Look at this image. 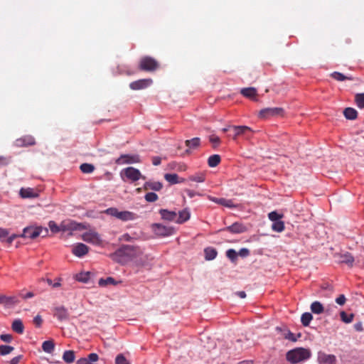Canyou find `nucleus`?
Returning <instances> with one entry per match:
<instances>
[{"instance_id": "nucleus-1", "label": "nucleus", "mask_w": 364, "mask_h": 364, "mask_svg": "<svg viewBox=\"0 0 364 364\" xmlns=\"http://www.w3.org/2000/svg\"><path fill=\"white\" fill-rule=\"evenodd\" d=\"M111 258L121 264L133 261L137 265L144 266L146 264L147 257L138 246L124 245L111 255Z\"/></svg>"}, {"instance_id": "nucleus-2", "label": "nucleus", "mask_w": 364, "mask_h": 364, "mask_svg": "<svg viewBox=\"0 0 364 364\" xmlns=\"http://www.w3.org/2000/svg\"><path fill=\"white\" fill-rule=\"evenodd\" d=\"M310 356L311 352L309 350L297 348L287 352V360L291 363H297L307 360Z\"/></svg>"}, {"instance_id": "nucleus-3", "label": "nucleus", "mask_w": 364, "mask_h": 364, "mask_svg": "<svg viewBox=\"0 0 364 364\" xmlns=\"http://www.w3.org/2000/svg\"><path fill=\"white\" fill-rule=\"evenodd\" d=\"M105 213L122 221L133 220L136 218V215L134 213L128 210L119 211L116 208H109Z\"/></svg>"}, {"instance_id": "nucleus-4", "label": "nucleus", "mask_w": 364, "mask_h": 364, "mask_svg": "<svg viewBox=\"0 0 364 364\" xmlns=\"http://www.w3.org/2000/svg\"><path fill=\"white\" fill-rule=\"evenodd\" d=\"M159 66L158 61L150 56L142 57L139 63V68L146 72H154L158 69Z\"/></svg>"}, {"instance_id": "nucleus-5", "label": "nucleus", "mask_w": 364, "mask_h": 364, "mask_svg": "<svg viewBox=\"0 0 364 364\" xmlns=\"http://www.w3.org/2000/svg\"><path fill=\"white\" fill-rule=\"evenodd\" d=\"M48 232V230L47 228H43L42 227H26L23 229L21 237L35 239L41 235H43V237L46 236Z\"/></svg>"}, {"instance_id": "nucleus-6", "label": "nucleus", "mask_w": 364, "mask_h": 364, "mask_svg": "<svg viewBox=\"0 0 364 364\" xmlns=\"http://www.w3.org/2000/svg\"><path fill=\"white\" fill-rule=\"evenodd\" d=\"M120 176L122 179L124 181H126V179H128L133 182L136 181L139 178H142L141 173L139 171V170L132 166L124 168L120 173Z\"/></svg>"}, {"instance_id": "nucleus-7", "label": "nucleus", "mask_w": 364, "mask_h": 364, "mask_svg": "<svg viewBox=\"0 0 364 364\" xmlns=\"http://www.w3.org/2000/svg\"><path fill=\"white\" fill-rule=\"evenodd\" d=\"M48 226L53 232L56 233L60 230L65 231L69 230H77L78 227L81 226V225L70 222L68 224L63 223L60 227H59L54 221H50Z\"/></svg>"}, {"instance_id": "nucleus-8", "label": "nucleus", "mask_w": 364, "mask_h": 364, "mask_svg": "<svg viewBox=\"0 0 364 364\" xmlns=\"http://www.w3.org/2000/svg\"><path fill=\"white\" fill-rule=\"evenodd\" d=\"M284 109L281 107H267L262 109L259 112V117L261 119H268L272 117L282 116Z\"/></svg>"}, {"instance_id": "nucleus-9", "label": "nucleus", "mask_w": 364, "mask_h": 364, "mask_svg": "<svg viewBox=\"0 0 364 364\" xmlns=\"http://www.w3.org/2000/svg\"><path fill=\"white\" fill-rule=\"evenodd\" d=\"M140 162V157L139 155H129L122 154L119 158L115 160V164L117 165L136 164Z\"/></svg>"}, {"instance_id": "nucleus-10", "label": "nucleus", "mask_w": 364, "mask_h": 364, "mask_svg": "<svg viewBox=\"0 0 364 364\" xmlns=\"http://www.w3.org/2000/svg\"><path fill=\"white\" fill-rule=\"evenodd\" d=\"M82 238L85 242L99 245L102 242V240L99 234L95 231H88L82 234Z\"/></svg>"}, {"instance_id": "nucleus-11", "label": "nucleus", "mask_w": 364, "mask_h": 364, "mask_svg": "<svg viewBox=\"0 0 364 364\" xmlns=\"http://www.w3.org/2000/svg\"><path fill=\"white\" fill-rule=\"evenodd\" d=\"M19 302L17 296H6L0 294V304L6 308H11Z\"/></svg>"}, {"instance_id": "nucleus-12", "label": "nucleus", "mask_w": 364, "mask_h": 364, "mask_svg": "<svg viewBox=\"0 0 364 364\" xmlns=\"http://www.w3.org/2000/svg\"><path fill=\"white\" fill-rule=\"evenodd\" d=\"M151 83V79H141L131 82L129 87L134 90H142L148 87Z\"/></svg>"}, {"instance_id": "nucleus-13", "label": "nucleus", "mask_w": 364, "mask_h": 364, "mask_svg": "<svg viewBox=\"0 0 364 364\" xmlns=\"http://www.w3.org/2000/svg\"><path fill=\"white\" fill-rule=\"evenodd\" d=\"M276 331L281 333V336L283 338L289 340L292 342H296L297 338L301 336V334L299 333L297 336H296L293 333H291L289 329L286 328H282L279 326L276 327Z\"/></svg>"}, {"instance_id": "nucleus-14", "label": "nucleus", "mask_w": 364, "mask_h": 364, "mask_svg": "<svg viewBox=\"0 0 364 364\" xmlns=\"http://www.w3.org/2000/svg\"><path fill=\"white\" fill-rule=\"evenodd\" d=\"M35 144V139L32 136H24L15 141V145L18 147L32 146Z\"/></svg>"}, {"instance_id": "nucleus-15", "label": "nucleus", "mask_w": 364, "mask_h": 364, "mask_svg": "<svg viewBox=\"0 0 364 364\" xmlns=\"http://www.w3.org/2000/svg\"><path fill=\"white\" fill-rule=\"evenodd\" d=\"M318 360L321 364H336V358L333 355L319 352L318 355Z\"/></svg>"}, {"instance_id": "nucleus-16", "label": "nucleus", "mask_w": 364, "mask_h": 364, "mask_svg": "<svg viewBox=\"0 0 364 364\" xmlns=\"http://www.w3.org/2000/svg\"><path fill=\"white\" fill-rule=\"evenodd\" d=\"M88 251L89 247L83 243H77L72 249L73 254L78 257L85 256Z\"/></svg>"}, {"instance_id": "nucleus-17", "label": "nucleus", "mask_w": 364, "mask_h": 364, "mask_svg": "<svg viewBox=\"0 0 364 364\" xmlns=\"http://www.w3.org/2000/svg\"><path fill=\"white\" fill-rule=\"evenodd\" d=\"M153 230L157 235L160 236H168L171 233V229L160 224H154Z\"/></svg>"}, {"instance_id": "nucleus-18", "label": "nucleus", "mask_w": 364, "mask_h": 364, "mask_svg": "<svg viewBox=\"0 0 364 364\" xmlns=\"http://www.w3.org/2000/svg\"><path fill=\"white\" fill-rule=\"evenodd\" d=\"M53 314L60 321L66 320L68 318V311L64 306L55 307Z\"/></svg>"}, {"instance_id": "nucleus-19", "label": "nucleus", "mask_w": 364, "mask_h": 364, "mask_svg": "<svg viewBox=\"0 0 364 364\" xmlns=\"http://www.w3.org/2000/svg\"><path fill=\"white\" fill-rule=\"evenodd\" d=\"M232 129L234 134L232 135V139H236V138L241 135H245L247 132H252L250 127L247 126H232Z\"/></svg>"}, {"instance_id": "nucleus-20", "label": "nucleus", "mask_w": 364, "mask_h": 364, "mask_svg": "<svg viewBox=\"0 0 364 364\" xmlns=\"http://www.w3.org/2000/svg\"><path fill=\"white\" fill-rule=\"evenodd\" d=\"M338 261L340 263L346 264L348 267H352L353 266L354 258L351 254L346 252L338 255Z\"/></svg>"}, {"instance_id": "nucleus-21", "label": "nucleus", "mask_w": 364, "mask_h": 364, "mask_svg": "<svg viewBox=\"0 0 364 364\" xmlns=\"http://www.w3.org/2000/svg\"><path fill=\"white\" fill-rule=\"evenodd\" d=\"M20 196L23 198H35L38 196V193L31 188H22L20 190Z\"/></svg>"}, {"instance_id": "nucleus-22", "label": "nucleus", "mask_w": 364, "mask_h": 364, "mask_svg": "<svg viewBox=\"0 0 364 364\" xmlns=\"http://www.w3.org/2000/svg\"><path fill=\"white\" fill-rule=\"evenodd\" d=\"M159 213L161 216V218L168 221H175L177 218V214L174 211H170L166 209H161L159 210Z\"/></svg>"}, {"instance_id": "nucleus-23", "label": "nucleus", "mask_w": 364, "mask_h": 364, "mask_svg": "<svg viewBox=\"0 0 364 364\" xmlns=\"http://www.w3.org/2000/svg\"><path fill=\"white\" fill-rule=\"evenodd\" d=\"M223 230H226L232 233H241L245 231V228L241 223H235L232 225L225 228Z\"/></svg>"}, {"instance_id": "nucleus-24", "label": "nucleus", "mask_w": 364, "mask_h": 364, "mask_svg": "<svg viewBox=\"0 0 364 364\" xmlns=\"http://www.w3.org/2000/svg\"><path fill=\"white\" fill-rule=\"evenodd\" d=\"M186 146L188 148L186 152L188 153L191 149H197L200 144V139L199 137H195L191 139L186 140Z\"/></svg>"}, {"instance_id": "nucleus-25", "label": "nucleus", "mask_w": 364, "mask_h": 364, "mask_svg": "<svg viewBox=\"0 0 364 364\" xmlns=\"http://www.w3.org/2000/svg\"><path fill=\"white\" fill-rule=\"evenodd\" d=\"M241 94L247 98L257 100V90L254 87H247L241 90Z\"/></svg>"}, {"instance_id": "nucleus-26", "label": "nucleus", "mask_w": 364, "mask_h": 364, "mask_svg": "<svg viewBox=\"0 0 364 364\" xmlns=\"http://www.w3.org/2000/svg\"><path fill=\"white\" fill-rule=\"evenodd\" d=\"M163 187V185L161 182L159 181H147L144 183V190H153L156 191H160Z\"/></svg>"}, {"instance_id": "nucleus-27", "label": "nucleus", "mask_w": 364, "mask_h": 364, "mask_svg": "<svg viewBox=\"0 0 364 364\" xmlns=\"http://www.w3.org/2000/svg\"><path fill=\"white\" fill-rule=\"evenodd\" d=\"M190 215L189 210L186 208L178 213V216H177L176 219V223L179 224L185 223L189 220Z\"/></svg>"}, {"instance_id": "nucleus-28", "label": "nucleus", "mask_w": 364, "mask_h": 364, "mask_svg": "<svg viewBox=\"0 0 364 364\" xmlns=\"http://www.w3.org/2000/svg\"><path fill=\"white\" fill-rule=\"evenodd\" d=\"M12 330L17 333L22 334L23 333L24 327L23 322L20 319H16L13 321L11 326Z\"/></svg>"}, {"instance_id": "nucleus-29", "label": "nucleus", "mask_w": 364, "mask_h": 364, "mask_svg": "<svg viewBox=\"0 0 364 364\" xmlns=\"http://www.w3.org/2000/svg\"><path fill=\"white\" fill-rule=\"evenodd\" d=\"M343 114L347 119L353 120L357 118V111L351 107H347L343 110Z\"/></svg>"}, {"instance_id": "nucleus-30", "label": "nucleus", "mask_w": 364, "mask_h": 364, "mask_svg": "<svg viewBox=\"0 0 364 364\" xmlns=\"http://www.w3.org/2000/svg\"><path fill=\"white\" fill-rule=\"evenodd\" d=\"M311 311L316 314H322L324 311L323 305L319 301H314L311 304Z\"/></svg>"}, {"instance_id": "nucleus-31", "label": "nucleus", "mask_w": 364, "mask_h": 364, "mask_svg": "<svg viewBox=\"0 0 364 364\" xmlns=\"http://www.w3.org/2000/svg\"><path fill=\"white\" fill-rule=\"evenodd\" d=\"M205 258L206 260H212L214 259L217 256V251L213 247H207L204 250Z\"/></svg>"}, {"instance_id": "nucleus-32", "label": "nucleus", "mask_w": 364, "mask_h": 364, "mask_svg": "<svg viewBox=\"0 0 364 364\" xmlns=\"http://www.w3.org/2000/svg\"><path fill=\"white\" fill-rule=\"evenodd\" d=\"M75 358V352L73 350H65L63 355V359L65 363H72Z\"/></svg>"}, {"instance_id": "nucleus-33", "label": "nucleus", "mask_w": 364, "mask_h": 364, "mask_svg": "<svg viewBox=\"0 0 364 364\" xmlns=\"http://www.w3.org/2000/svg\"><path fill=\"white\" fill-rule=\"evenodd\" d=\"M55 348V344L53 341H46L42 344V349L48 353H51Z\"/></svg>"}, {"instance_id": "nucleus-34", "label": "nucleus", "mask_w": 364, "mask_h": 364, "mask_svg": "<svg viewBox=\"0 0 364 364\" xmlns=\"http://www.w3.org/2000/svg\"><path fill=\"white\" fill-rule=\"evenodd\" d=\"M220 156L218 154H214L208 158V164L210 167H215L220 164Z\"/></svg>"}, {"instance_id": "nucleus-35", "label": "nucleus", "mask_w": 364, "mask_h": 364, "mask_svg": "<svg viewBox=\"0 0 364 364\" xmlns=\"http://www.w3.org/2000/svg\"><path fill=\"white\" fill-rule=\"evenodd\" d=\"M164 178L171 184L180 183L179 177L176 173H166Z\"/></svg>"}, {"instance_id": "nucleus-36", "label": "nucleus", "mask_w": 364, "mask_h": 364, "mask_svg": "<svg viewBox=\"0 0 364 364\" xmlns=\"http://www.w3.org/2000/svg\"><path fill=\"white\" fill-rule=\"evenodd\" d=\"M90 273L89 272H80L79 274H77L75 278L78 282L87 283L90 279Z\"/></svg>"}, {"instance_id": "nucleus-37", "label": "nucleus", "mask_w": 364, "mask_h": 364, "mask_svg": "<svg viewBox=\"0 0 364 364\" xmlns=\"http://www.w3.org/2000/svg\"><path fill=\"white\" fill-rule=\"evenodd\" d=\"M272 229L277 232H281L284 230V223L281 220L274 221L272 223Z\"/></svg>"}, {"instance_id": "nucleus-38", "label": "nucleus", "mask_w": 364, "mask_h": 364, "mask_svg": "<svg viewBox=\"0 0 364 364\" xmlns=\"http://www.w3.org/2000/svg\"><path fill=\"white\" fill-rule=\"evenodd\" d=\"M313 319V316L309 312L304 313L301 317V322L304 326H308Z\"/></svg>"}, {"instance_id": "nucleus-39", "label": "nucleus", "mask_w": 364, "mask_h": 364, "mask_svg": "<svg viewBox=\"0 0 364 364\" xmlns=\"http://www.w3.org/2000/svg\"><path fill=\"white\" fill-rule=\"evenodd\" d=\"M98 284L100 286L104 287L110 284L116 285L118 284V282H116L113 277H109L106 279H100L98 282Z\"/></svg>"}, {"instance_id": "nucleus-40", "label": "nucleus", "mask_w": 364, "mask_h": 364, "mask_svg": "<svg viewBox=\"0 0 364 364\" xmlns=\"http://www.w3.org/2000/svg\"><path fill=\"white\" fill-rule=\"evenodd\" d=\"M331 76L337 81H343L346 80H353V78L351 77L346 76L339 72H333L331 74Z\"/></svg>"}, {"instance_id": "nucleus-41", "label": "nucleus", "mask_w": 364, "mask_h": 364, "mask_svg": "<svg viewBox=\"0 0 364 364\" xmlns=\"http://www.w3.org/2000/svg\"><path fill=\"white\" fill-rule=\"evenodd\" d=\"M80 171L84 173H90L94 171L95 166L90 164H82L80 166Z\"/></svg>"}, {"instance_id": "nucleus-42", "label": "nucleus", "mask_w": 364, "mask_h": 364, "mask_svg": "<svg viewBox=\"0 0 364 364\" xmlns=\"http://www.w3.org/2000/svg\"><path fill=\"white\" fill-rule=\"evenodd\" d=\"M189 180L197 183H203L205 180V175L204 173H197L196 175L191 176Z\"/></svg>"}, {"instance_id": "nucleus-43", "label": "nucleus", "mask_w": 364, "mask_h": 364, "mask_svg": "<svg viewBox=\"0 0 364 364\" xmlns=\"http://www.w3.org/2000/svg\"><path fill=\"white\" fill-rule=\"evenodd\" d=\"M340 315L341 320L346 323H349L352 322L354 317V315L353 314H347L345 311H341L340 313Z\"/></svg>"}, {"instance_id": "nucleus-44", "label": "nucleus", "mask_w": 364, "mask_h": 364, "mask_svg": "<svg viewBox=\"0 0 364 364\" xmlns=\"http://www.w3.org/2000/svg\"><path fill=\"white\" fill-rule=\"evenodd\" d=\"M355 100L357 106L360 108H364V93L357 94L355 97Z\"/></svg>"}, {"instance_id": "nucleus-45", "label": "nucleus", "mask_w": 364, "mask_h": 364, "mask_svg": "<svg viewBox=\"0 0 364 364\" xmlns=\"http://www.w3.org/2000/svg\"><path fill=\"white\" fill-rule=\"evenodd\" d=\"M14 347L10 346L1 345L0 346V354L1 355H6L11 353L14 350Z\"/></svg>"}, {"instance_id": "nucleus-46", "label": "nucleus", "mask_w": 364, "mask_h": 364, "mask_svg": "<svg viewBox=\"0 0 364 364\" xmlns=\"http://www.w3.org/2000/svg\"><path fill=\"white\" fill-rule=\"evenodd\" d=\"M269 219L273 222L278 221L283 218L282 214L278 213L277 211H272L268 214Z\"/></svg>"}, {"instance_id": "nucleus-47", "label": "nucleus", "mask_w": 364, "mask_h": 364, "mask_svg": "<svg viewBox=\"0 0 364 364\" xmlns=\"http://www.w3.org/2000/svg\"><path fill=\"white\" fill-rule=\"evenodd\" d=\"M209 141L213 144V147L216 148L220 144V139L215 134H211L209 136Z\"/></svg>"}, {"instance_id": "nucleus-48", "label": "nucleus", "mask_w": 364, "mask_h": 364, "mask_svg": "<svg viewBox=\"0 0 364 364\" xmlns=\"http://www.w3.org/2000/svg\"><path fill=\"white\" fill-rule=\"evenodd\" d=\"M115 364H130L129 361L123 354H119L115 358Z\"/></svg>"}, {"instance_id": "nucleus-49", "label": "nucleus", "mask_w": 364, "mask_h": 364, "mask_svg": "<svg viewBox=\"0 0 364 364\" xmlns=\"http://www.w3.org/2000/svg\"><path fill=\"white\" fill-rule=\"evenodd\" d=\"M144 198L147 202H155L158 200L159 197L155 193L149 192L145 195Z\"/></svg>"}, {"instance_id": "nucleus-50", "label": "nucleus", "mask_w": 364, "mask_h": 364, "mask_svg": "<svg viewBox=\"0 0 364 364\" xmlns=\"http://www.w3.org/2000/svg\"><path fill=\"white\" fill-rule=\"evenodd\" d=\"M226 256L232 261L235 262L237 257V253L233 249H230L226 252Z\"/></svg>"}, {"instance_id": "nucleus-51", "label": "nucleus", "mask_w": 364, "mask_h": 364, "mask_svg": "<svg viewBox=\"0 0 364 364\" xmlns=\"http://www.w3.org/2000/svg\"><path fill=\"white\" fill-rule=\"evenodd\" d=\"M33 323L38 328H40L43 323V318L40 315H37L33 318Z\"/></svg>"}, {"instance_id": "nucleus-52", "label": "nucleus", "mask_w": 364, "mask_h": 364, "mask_svg": "<svg viewBox=\"0 0 364 364\" xmlns=\"http://www.w3.org/2000/svg\"><path fill=\"white\" fill-rule=\"evenodd\" d=\"M60 280L61 279L60 278H58L56 282H53V281L50 279H47L46 282L49 285L52 286L54 288H56L60 287Z\"/></svg>"}, {"instance_id": "nucleus-53", "label": "nucleus", "mask_w": 364, "mask_h": 364, "mask_svg": "<svg viewBox=\"0 0 364 364\" xmlns=\"http://www.w3.org/2000/svg\"><path fill=\"white\" fill-rule=\"evenodd\" d=\"M208 198L211 201H213L217 204H220L221 205H223V203L225 202V198H215V197H213V196H209Z\"/></svg>"}, {"instance_id": "nucleus-54", "label": "nucleus", "mask_w": 364, "mask_h": 364, "mask_svg": "<svg viewBox=\"0 0 364 364\" xmlns=\"http://www.w3.org/2000/svg\"><path fill=\"white\" fill-rule=\"evenodd\" d=\"M0 338L4 342L10 343L12 339V336L11 334H1Z\"/></svg>"}, {"instance_id": "nucleus-55", "label": "nucleus", "mask_w": 364, "mask_h": 364, "mask_svg": "<svg viewBox=\"0 0 364 364\" xmlns=\"http://www.w3.org/2000/svg\"><path fill=\"white\" fill-rule=\"evenodd\" d=\"M346 299L343 294H341L338 298L336 299V302L342 306L346 303Z\"/></svg>"}, {"instance_id": "nucleus-56", "label": "nucleus", "mask_w": 364, "mask_h": 364, "mask_svg": "<svg viewBox=\"0 0 364 364\" xmlns=\"http://www.w3.org/2000/svg\"><path fill=\"white\" fill-rule=\"evenodd\" d=\"M10 158L0 156V166H4L9 164Z\"/></svg>"}, {"instance_id": "nucleus-57", "label": "nucleus", "mask_w": 364, "mask_h": 364, "mask_svg": "<svg viewBox=\"0 0 364 364\" xmlns=\"http://www.w3.org/2000/svg\"><path fill=\"white\" fill-rule=\"evenodd\" d=\"M250 254V251L247 248H242L239 252L237 253V255H240V257H245L248 256Z\"/></svg>"}, {"instance_id": "nucleus-58", "label": "nucleus", "mask_w": 364, "mask_h": 364, "mask_svg": "<svg viewBox=\"0 0 364 364\" xmlns=\"http://www.w3.org/2000/svg\"><path fill=\"white\" fill-rule=\"evenodd\" d=\"M9 234L8 230L0 228V240L6 237Z\"/></svg>"}, {"instance_id": "nucleus-59", "label": "nucleus", "mask_w": 364, "mask_h": 364, "mask_svg": "<svg viewBox=\"0 0 364 364\" xmlns=\"http://www.w3.org/2000/svg\"><path fill=\"white\" fill-rule=\"evenodd\" d=\"M223 206L228 207V208H235L236 205L233 203V201L230 199H225V202L223 203Z\"/></svg>"}, {"instance_id": "nucleus-60", "label": "nucleus", "mask_w": 364, "mask_h": 364, "mask_svg": "<svg viewBox=\"0 0 364 364\" xmlns=\"http://www.w3.org/2000/svg\"><path fill=\"white\" fill-rule=\"evenodd\" d=\"M185 192L187 193V195L190 197V198H193L194 196H200V193H196L192 190H190V189H186L185 190Z\"/></svg>"}, {"instance_id": "nucleus-61", "label": "nucleus", "mask_w": 364, "mask_h": 364, "mask_svg": "<svg viewBox=\"0 0 364 364\" xmlns=\"http://www.w3.org/2000/svg\"><path fill=\"white\" fill-rule=\"evenodd\" d=\"M161 162V159L159 156H154L152 158V164L154 166H159Z\"/></svg>"}, {"instance_id": "nucleus-62", "label": "nucleus", "mask_w": 364, "mask_h": 364, "mask_svg": "<svg viewBox=\"0 0 364 364\" xmlns=\"http://www.w3.org/2000/svg\"><path fill=\"white\" fill-rule=\"evenodd\" d=\"M21 237V235L13 234V235H11L10 237H8V239H7V242H8L9 244H11V243H12V242H13L15 239H16L17 237Z\"/></svg>"}, {"instance_id": "nucleus-63", "label": "nucleus", "mask_w": 364, "mask_h": 364, "mask_svg": "<svg viewBox=\"0 0 364 364\" xmlns=\"http://www.w3.org/2000/svg\"><path fill=\"white\" fill-rule=\"evenodd\" d=\"M21 359V355L16 356L11 360L10 364H18Z\"/></svg>"}, {"instance_id": "nucleus-64", "label": "nucleus", "mask_w": 364, "mask_h": 364, "mask_svg": "<svg viewBox=\"0 0 364 364\" xmlns=\"http://www.w3.org/2000/svg\"><path fill=\"white\" fill-rule=\"evenodd\" d=\"M121 240L129 242L131 241L132 237L129 234L125 233L122 235Z\"/></svg>"}]
</instances>
